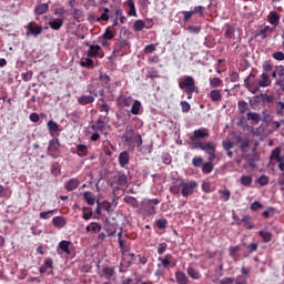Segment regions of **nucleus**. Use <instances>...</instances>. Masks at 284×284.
<instances>
[{
	"label": "nucleus",
	"mask_w": 284,
	"mask_h": 284,
	"mask_svg": "<svg viewBox=\"0 0 284 284\" xmlns=\"http://www.w3.org/2000/svg\"><path fill=\"white\" fill-rule=\"evenodd\" d=\"M237 108H239L240 114H245L250 110V106L245 101H240L237 104Z\"/></svg>",
	"instance_id": "nucleus-43"
},
{
	"label": "nucleus",
	"mask_w": 284,
	"mask_h": 284,
	"mask_svg": "<svg viewBox=\"0 0 284 284\" xmlns=\"http://www.w3.org/2000/svg\"><path fill=\"white\" fill-rule=\"evenodd\" d=\"M51 30H61L63 28V20L62 19H55L53 21L49 22Z\"/></svg>",
	"instance_id": "nucleus-26"
},
{
	"label": "nucleus",
	"mask_w": 284,
	"mask_h": 284,
	"mask_svg": "<svg viewBox=\"0 0 284 284\" xmlns=\"http://www.w3.org/2000/svg\"><path fill=\"white\" fill-rule=\"evenodd\" d=\"M236 32V29L234 27L226 24V30H225V37L226 39H232Z\"/></svg>",
	"instance_id": "nucleus-46"
},
{
	"label": "nucleus",
	"mask_w": 284,
	"mask_h": 284,
	"mask_svg": "<svg viewBox=\"0 0 284 284\" xmlns=\"http://www.w3.org/2000/svg\"><path fill=\"white\" fill-rule=\"evenodd\" d=\"M166 250H168V243L163 242L158 245V254H160V256L165 254Z\"/></svg>",
	"instance_id": "nucleus-56"
},
{
	"label": "nucleus",
	"mask_w": 284,
	"mask_h": 284,
	"mask_svg": "<svg viewBox=\"0 0 284 284\" xmlns=\"http://www.w3.org/2000/svg\"><path fill=\"white\" fill-rule=\"evenodd\" d=\"M272 57L275 61H284V53L281 51L274 52Z\"/></svg>",
	"instance_id": "nucleus-62"
},
{
	"label": "nucleus",
	"mask_w": 284,
	"mask_h": 284,
	"mask_svg": "<svg viewBox=\"0 0 284 284\" xmlns=\"http://www.w3.org/2000/svg\"><path fill=\"white\" fill-rule=\"evenodd\" d=\"M222 148H223V150H225V152H230V150H232V148H234V142L223 141L222 142Z\"/></svg>",
	"instance_id": "nucleus-54"
},
{
	"label": "nucleus",
	"mask_w": 284,
	"mask_h": 284,
	"mask_svg": "<svg viewBox=\"0 0 284 284\" xmlns=\"http://www.w3.org/2000/svg\"><path fill=\"white\" fill-rule=\"evenodd\" d=\"M47 128L53 139H57V136H59V124L57 122H54L53 120L48 121Z\"/></svg>",
	"instance_id": "nucleus-8"
},
{
	"label": "nucleus",
	"mask_w": 284,
	"mask_h": 284,
	"mask_svg": "<svg viewBox=\"0 0 284 284\" xmlns=\"http://www.w3.org/2000/svg\"><path fill=\"white\" fill-rule=\"evenodd\" d=\"M186 274L190 278H193V281H201V272L192 266L186 268Z\"/></svg>",
	"instance_id": "nucleus-15"
},
{
	"label": "nucleus",
	"mask_w": 284,
	"mask_h": 284,
	"mask_svg": "<svg viewBox=\"0 0 284 284\" xmlns=\"http://www.w3.org/2000/svg\"><path fill=\"white\" fill-rule=\"evenodd\" d=\"M98 21H110V10L108 8L103 9V13L98 18Z\"/></svg>",
	"instance_id": "nucleus-50"
},
{
	"label": "nucleus",
	"mask_w": 284,
	"mask_h": 284,
	"mask_svg": "<svg viewBox=\"0 0 284 284\" xmlns=\"http://www.w3.org/2000/svg\"><path fill=\"white\" fill-rule=\"evenodd\" d=\"M82 212H83L82 219H83L84 221H90V220L92 219V209H90V207H88V206H84V207L82 209Z\"/></svg>",
	"instance_id": "nucleus-39"
},
{
	"label": "nucleus",
	"mask_w": 284,
	"mask_h": 284,
	"mask_svg": "<svg viewBox=\"0 0 284 284\" xmlns=\"http://www.w3.org/2000/svg\"><path fill=\"white\" fill-rule=\"evenodd\" d=\"M191 12H193V14H200V17H205V12H203V6L194 7V10Z\"/></svg>",
	"instance_id": "nucleus-59"
},
{
	"label": "nucleus",
	"mask_w": 284,
	"mask_h": 284,
	"mask_svg": "<svg viewBox=\"0 0 284 284\" xmlns=\"http://www.w3.org/2000/svg\"><path fill=\"white\" fill-rule=\"evenodd\" d=\"M59 148H61V143L59 142V140L57 138H53L49 142L48 152H53V153L58 152Z\"/></svg>",
	"instance_id": "nucleus-20"
},
{
	"label": "nucleus",
	"mask_w": 284,
	"mask_h": 284,
	"mask_svg": "<svg viewBox=\"0 0 284 284\" xmlns=\"http://www.w3.org/2000/svg\"><path fill=\"white\" fill-rule=\"evenodd\" d=\"M180 105L182 108V112H184V113H187V112H190V110H192V106L189 104L187 101H182L180 103Z\"/></svg>",
	"instance_id": "nucleus-58"
},
{
	"label": "nucleus",
	"mask_w": 284,
	"mask_h": 284,
	"mask_svg": "<svg viewBox=\"0 0 284 284\" xmlns=\"http://www.w3.org/2000/svg\"><path fill=\"white\" fill-rule=\"evenodd\" d=\"M271 161H281L283 160V155H281V148H275L270 156Z\"/></svg>",
	"instance_id": "nucleus-30"
},
{
	"label": "nucleus",
	"mask_w": 284,
	"mask_h": 284,
	"mask_svg": "<svg viewBox=\"0 0 284 284\" xmlns=\"http://www.w3.org/2000/svg\"><path fill=\"white\" fill-rule=\"evenodd\" d=\"M244 247H246V250L248 251L247 254H245V258H247V256H250L251 254H253V252H256L258 250V243H252V244H243Z\"/></svg>",
	"instance_id": "nucleus-32"
},
{
	"label": "nucleus",
	"mask_w": 284,
	"mask_h": 284,
	"mask_svg": "<svg viewBox=\"0 0 284 284\" xmlns=\"http://www.w3.org/2000/svg\"><path fill=\"white\" fill-rule=\"evenodd\" d=\"M243 224V227L245 230H254V225L252 224V217L250 215H244L240 222H237V225Z\"/></svg>",
	"instance_id": "nucleus-17"
},
{
	"label": "nucleus",
	"mask_w": 284,
	"mask_h": 284,
	"mask_svg": "<svg viewBox=\"0 0 284 284\" xmlns=\"http://www.w3.org/2000/svg\"><path fill=\"white\" fill-rule=\"evenodd\" d=\"M274 32V28L266 26L263 29H261L255 37H261V39L264 41V39L268 38L270 34Z\"/></svg>",
	"instance_id": "nucleus-13"
},
{
	"label": "nucleus",
	"mask_w": 284,
	"mask_h": 284,
	"mask_svg": "<svg viewBox=\"0 0 284 284\" xmlns=\"http://www.w3.org/2000/svg\"><path fill=\"white\" fill-rule=\"evenodd\" d=\"M99 79L102 83H104V85H108V83H110V75L108 74L100 73Z\"/></svg>",
	"instance_id": "nucleus-61"
},
{
	"label": "nucleus",
	"mask_w": 284,
	"mask_h": 284,
	"mask_svg": "<svg viewBox=\"0 0 284 284\" xmlns=\"http://www.w3.org/2000/svg\"><path fill=\"white\" fill-rule=\"evenodd\" d=\"M199 187V183L196 181H185L183 179L176 180L173 185L170 186L171 194H182L184 199L192 196L194 194V190Z\"/></svg>",
	"instance_id": "nucleus-1"
},
{
	"label": "nucleus",
	"mask_w": 284,
	"mask_h": 284,
	"mask_svg": "<svg viewBox=\"0 0 284 284\" xmlns=\"http://www.w3.org/2000/svg\"><path fill=\"white\" fill-rule=\"evenodd\" d=\"M250 77H254V74L251 73L244 80V85H246V88H248L250 92L253 94H256L261 88H270V85H272V79H270V75L265 72L260 75V80L257 82H250Z\"/></svg>",
	"instance_id": "nucleus-3"
},
{
	"label": "nucleus",
	"mask_w": 284,
	"mask_h": 284,
	"mask_svg": "<svg viewBox=\"0 0 284 284\" xmlns=\"http://www.w3.org/2000/svg\"><path fill=\"white\" fill-rule=\"evenodd\" d=\"M257 183L262 186L267 185V183H270V178H267V175H262L258 178Z\"/></svg>",
	"instance_id": "nucleus-60"
},
{
	"label": "nucleus",
	"mask_w": 284,
	"mask_h": 284,
	"mask_svg": "<svg viewBox=\"0 0 284 284\" xmlns=\"http://www.w3.org/2000/svg\"><path fill=\"white\" fill-rule=\"evenodd\" d=\"M275 110H276L277 116H284V102L283 101L277 102ZM282 123L284 125V119L282 120Z\"/></svg>",
	"instance_id": "nucleus-36"
},
{
	"label": "nucleus",
	"mask_w": 284,
	"mask_h": 284,
	"mask_svg": "<svg viewBox=\"0 0 284 284\" xmlns=\"http://www.w3.org/2000/svg\"><path fill=\"white\" fill-rule=\"evenodd\" d=\"M202 172L203 174H212V172H214V163L206 162L202 164Z\"/></svg>",
	"instance_id": "nucleus-33"
},
{
	"label": "nucleus",
	"mask_w": 284,
	"mask_h": 284,
	"mask_svg": "<svg viewBox=\"0 0 284 284\" xmlns=\"http://www.w3.org/2000/svg\"><path fill=\"white\" fill-rule=\"evenodd\" d=\"M206 136H210V131L205 128L193 131V134L190 136V141L192 142L194 150H211L212 142L201 141V139H206Z\"/></svg>",
	"instance_id": "nucleus-2"
},
{
	"label": "nucleus",
	"mask_w": 284,
	"mask_h": 284,
	"mask_svg": "<svg viewBox=\"0 0 284 284\" xmlns=\"http://www.w3.org/2000/svg\"><path fill=\"white\" fill-rule=\"evenodd\" d=\"M207 97L211 99L213 103H219V101L223 100V93L219 89L212 90Z\"/></svg>",
	"instance_id": "nucleus-11"
},
{
	"label": "nucleus",
	"mask_w": 284,
	"mask_h": 284,
	"mask_svg": "<svg viewBox=\"0 0 284 284\" xmlns=\"http://www.w3.org/2000/svg\"><path fill=\"white\" fill-rule=\"evenodd\" d=\"M175 283L178 284H190V278L182 271L175 272Z\"/></svg>",
	"instance_id": "nucleus-14"
},
{
	"label": "nucleus",
	"mask_w": 284,
	"mask_h": 284,
	"mask_svg": "<svg viewBox=\"0 0 284 284\" xmlns=\"http://www.w3.org/2000/svg\"><path fill=\"white\" fill-rule=\"evenodd\" d=\"M202 152L209 154V163H214V160L216 159V143L211 142V148L202 149Z\"/></svg>",
	"instance_id": "nucleus-9"
},
{
	"label": "nucleus",
	"mask_w": 284,
	"mask_h": 284,
	"mask_svg": "<svg viewBox=\"0 0 284 284\" xmlns=\"http://www.w3.org/2000/svg\"><path fill=\"white\" fill-rule=\"evenodd\" d=\"M115 19H116V21H120V23H122V24L125 23V21H128L125 16H123V10L122 9L115 10Z\"/></svg>",
	"instance_id": "nucleus-45"
},
{
	"label": "nucleus",
	"mask_w": 284,
	"mask_h": 284,
	"mask_svg": "<svg viewBox=\"0 0 284 284\" xmlns=\"http://www.w3.org/2000/svg\"><path fill=\"white\" fill-rule=\"evenodd\" d=\"M139 112H141V101L135 100L131 108V114L138 115Z\"/></svg>",
	"instance_id": "nucleus-44"
},
{
	"label": "nucleus",
	"mask_w": 284,
	"mask_h": 284,
	"mask_svg": "<svg viewBox=\"0 0 284 284\" xmlns=\"http://www.w3.org/2000/svg\"><path fill=\"white\" fill-rule=\"evenodd\" d=\"M258 236H261L264 243H270L272 241V233L265 231H258Z\"/></svg>",
	"instance_id": "nucleus-40"
},
{
	"label": "nucleus",
	"mask_w": 284,
	"mask_h": 284,
	"mask_svg": "<svg viewBox=\"0 0 284 284\" xmlns=\"http://www.w3.org/2000/svg\"><path fill=\"white\" fill-rule=\"evenodd\" d=\"M103 53H101V45L99 44H90L87 57H100L103 59Z\"/></svg>",
	"instance_id": "nucleus-7"
},
{
	"label": "nucleus",
	"mask_w": 284,
	"mask_h": 284,
	"mask_svg": "<svg viewBox=\"0 0 284 284\" xmlns=\"http://www.w3.org/2000/svg\"><path fill=\"white\" fill-rule=\"evenodd\" d=\"M122 141L123 143H131V141H134V131L132 128L126 126L124 133L122 134Z\"/></svg>",
	"instance_id": "nucleus-10"
},
{
	"label": "nucleus",
	"mask_w": 284,
	"mask_h": 284,
	"mask_svg": "<svg viewBox=\"0 0 284 284\" xmlns=\"http://www.w3.org/2000/svg\"><path fill=\"white\" fill-rule=\"evenodd\" d=\"M158 261L162 263V267H170V261H172V254H166L164 257H158Z\"/></svg>",
	"instance_id": "nucleus-35"
},
{
	"label": "nucleus",
	"mask_w": 284,
	"mask_h": 284,
	"mask_svg": "<svg viewBox=\"0 0 284 284\" xmlns=\"http://www.w3.org/2000/svg\"><path fill=\"white\" fill-rule=\"evenodd\" d=\"M203 158L202 156H194L193 159H192V165L194 166V168H203Z\"/></svg>",
	"instance_id": "nucleus-49"
},
{
	"label": "nucleus",
	"mask_w": 284,
	"mask_h": 284,
	"mask_svg": "<svg viewBox=\"0 0 284 284\" xmlns=\"http://www.w3.org/2000/svg\"><path fill=\"white\" fill-rule=\"evenodd\" d=\"M239 252H241V246L239 245L231 246L229 248V255L231 256V258H233V261H239Z\"/></svg>",
	"instance_id": "nucleus-24"
},
{
	"label": "nucleus",
	"mask_w": 284,
	"mask_h": 284,
	"mask_svg": "<svg viewBox=\"0 0 284 284\" xmlns=\"http://www.w3.org/2000/svg\"><path fill=\"white\" fill-rule=\"evenodd\" d=\"M91 130H93V132H101L103 134V130H105V122H103V119L99 118L97 120V124L91 125Z\"/></svg>",
	"instance_id": "nucleus-19"
},
{
	"label": "nucleus",
	"mask_w": 284,
	"mask_h": 284,
	"mask_svg": "<svg viewBox=\"0 0 284 284\" xmlns=\"http://www.w3.org/2000/svg\"><path fill=\"white\" fill-rule=\"evenodd\" d=\"M130 163V153L128 151L121 152L119 154V164L121 168H125V165H129Z\"/></svg>",
	"instance_id": "nucleus-16"
},
{
	"label": "nucleus",
	"mask_w": 284,
	"mask_h": 284,
	"mask_svg": "<svg viewBox=\"0 0 284 284\" xmlns=\"http://www.w3.org/2000/svg\"><path fill=\"white\" fill-rule=\"evenodd\" d=\"M220 284H234V277H224L220 281Z\"/></svg>",
	"instance_id": "nucleus-63"
},
{
	"label": "nucleus",
	"mask_w": 284,
	"mask_h": 284,
	"mask_svg": "<svg viewBox=\"0 0 284 284\" xmlns=\"http://www.w3.org/2000/svg\"><path fill=\"white\" fill-rule=\"evenodd\" d=\"M70 245H72V242L65 240L59 243V247L64 254H70Z\"/></svg>",
	"instance_id": "nucleus-31"
},
{
	"label": "nucleus",
	"mask_w": 284,
	"mask_h": 284,
	"mask_svg": "<svg viewBox=\"0 0 284 284\" xmlns=\"http://www.w3.org/2000/svg\"><path fill=\"white\" fill-rule=\"evenodd\" d=\"M246 121H252L253 123H260L261 122V115L256 112H248L246 114Z\"/></svg>",
	"instance_id": "nucleus-29"
},
{
	"label": "nucleus",
	"mask_w": 284,
	"mask_h": 284,
	"mask_svg": "<svg viewBox=\"0 0 284 284\" xmlns=\"http://www.w3.org/2000/svg\"><path fill=\"white\" fill-rule=\"evenodd\" d=\"M268 23H271V26H278V21H281V16H278V13L276 11H271L268 14Z\"/></svg>",
	"instance_id": "nucleus-21"
},
{
	"label": "nucleus",
	"mask_w": 284,
	"mask_h": 284,
	"mask_svg": "<svg viewBox=\"0 0 284 284\" xmlns=\"http://www.w3.org/2000/svg\"><path fill=\"white\" fill-rule=\"evenodd\" d=\"M179 88L180 90H184L186 94H194V92H199V87H196V82L191 75H185L183 81L179 82Z\"/></svg>",
	"instance_id": "nucleus-5"
},
{
	"label": "nucleus",
	"mask_w": 284,
	"mask_h": 284,
	"mask_svg": "<svg viewBox=\"0 0 284 284\" xmlns=\"http://www.w3.org/2000/svg\"><path fill=\"white\" fill-rule=\"evenodd\" d=\"M80 185L81 181H79L77 178H73L64 183V190H67V192H74V190H77V187Z\"/></svg>",
	"instance_id": "nucleus-6"
},
{
	"label": "nucleus",
	"mask_w": 284,
	"mask_h": 284,
	"mask_svg": "<svg viewBox=\"0 0 284 284\" xmlns=\"http://www.w3.org/2000/svg\"><path fill=\"white\" fill-rule=\"evenodd\" d=\"M123 201L126 203V205H131V207H139V200H136L134 196L125 195Z\"/></svg>",
	"instance_id": "nucleus-22"
},
{
	"label": "nucleus",
	"mask_w": 284,
	"mask_h": 284,
	"mask_svg": "<svg viewBox=\"0 0 284 284\" xmlns=\"http://www.w3.org/2000/svg\"><path fill=\"white\" fill-rule=\"evenodd\" d=\"M84 200L87 201L88 205H94L95 200L94 196H92V192L85 191L83 193Z\"/></svg>",
	"instance_id": "nucleus-41"
},
{
	"label": "nucleus",
	"mask_w": 284,
	"mask_h": 284,
	"mask_svg": "<svg viewBox=\"0 0 284 284\" xmlns=\"http://www.w3.org/2000/svg\"><path fill=\"white\" fill-rule=\"evenodd\" d=\"M114 185H119L120 187H125V185H128V175H125L124 173H119L114 176Z\"/></svg>",
	"instance_id": "nucleus-12"
},
{
	"label": "nucleus",
	"mask_w": 284,
	"mask_h": 284,
	"mask_svg": "<svg viewBox=\"0 0 284 284\" xmlns=\"http://www.w3.org/2000/svg\"><path fill=\"white\" fill-rule=\"evenodd\" d=\"M219 194H221L220 199L224 202H227L230 200V197L232 196V192H230V190H227V189L220 190Z\"/></svg>",
	"instance_id": "nucleus-38"
},
{
	"label": "nucleus",
	"mask_w": 284,
	"mask_h": 284,
	"mask_svg": "<svg viewBox=\"0 0 284 284\" xmlns=\"http://www.w3.org/2000/svg\"><path fill=\"white\" fill-rule=\"evenodd\" d=\"M210 85L211 88H221V85H223V80H221V78L210 79Z\"/></svg>",
	"instance_id": "nucleus-48"
},
{
	"label": "nucleus",
	"mask_w": 284,
	"mask_h": 284,
	"mask_svg": "<svg viewBox=\"0 0 284 284\" xmlns=\"http://www.w3.org/2000/svg\"><path fill=\"white\" fill-rule=\"evenodd\" d=\"M81 68H94V61L91 57H87L84 60L80 61Z\"/></svg>",
	"instance_id": "nucleus-34"
},
{
	"label": "nucleus",
	"mask_w": 284,
	"mask_h": 284,
	"mask_svg": "<svg viewBox=\"0 0 284 284\" xmlns=\"http://www.w3.org/2000/svg\"><path fill=\"white\" fill-rule=\"evenodd\" d=\"M261 99L264 103H274V95H268L267 93H261Z\"/></svg>",
	"instance_id": "nucleus-52"
},
{
	"label": "nucleus",
	"mask_w": 284,
	"mask_h": 284,
	"mask_svg": "<svg viewBox=\"0 0 284 284\" xmlns=\"http://www.w3.org/2000/svg\"><path fill=\"white\" fill-rule=\"evenodd\" d=\"M103 274H104L105 278H110L111 276H114V268L104 267L103 268Z\"/></svg>",
	"instance_id": "nucleus-57"
},
{
	"label": "nucleus",
	"mask_w": 284,
	"mask_h": 284,
	"mask_svg": "<svg viewBox=\"0 0 284 284\" xmlns=\"http://www.w3.org/2000/svg\"><path fill=\"white\" fill-rule=\"evenodd\" d=\"M141 283H143V281L141 280L133 281L132 278H126L123 281V284H141Z\"/></svg>",
	"instance_id": "nucleus-64"
},
{
	"label": "nucleus",
	"mask_w": 284,
	"mask_h": 284,
	"mask_svg": "<svg viewBox=\"0 0 284 284\" xmlns=\"http://www.w3.org/2000/svg\"><path fill=\"white\" fill-rule=\"evenodd\" d=\"M190 34H199L201 32V26H190L187 27Z\"/></svg>",
	"instance_id": "nucleus-55"
},
{
	"label": "nucleus",
	"mask_w": 284,
	"mask_h": 284,
	"mask_svg": "<svg viewBox=\"0 0 284 284\" xmlns=\"http://www.w3.org/2000/svg\"><path fill=\"white\" fill-rule=\"evenodd\" d=\"M50 6L48 3H42L37 6V14H45L47 10H49Z\"/></svg>",
	"instance_id": "nucleus-47"
},
{
	"label": "nucleus",
	"mask_w": 284,
	"mask_h": 284,
	"mask_svg": "<svg viewBox=\"0 0 284 284\" xmlns=\"http://www.w3.org/2000/svg\"><path fill=\"white\" fill-rule=\"evenodd\" d=\"M251 143H252V140H250L248 138H244V141L239 144L241 152L243 153L247 152V148H250Z\"/></svg>",
	"instance_id": "nucleus-37"
},
{
	"label": "nucleus",
	"mask_w": 284,
	"mask_h": 284,
	"mask_svg": "<svg viewBox=\"0 0 284 284\" xmlns=\"http://www.w3.org/2000/svg\"><path fill=\"white\" fill-rule=\"evenodd\" d=\"M102 38L105 41H110V40L114 39V33L110 30V28H106L104 33L102 34Z\"/></svg>",
	"instance_id": "nucleus-51"
},
{
	"label": "nucleus",
	"mask_w": 284,
	"mask_h": 284,
	"mask_svg": "<svg viewBox=\"0 0 284 284\" xmlns=\"http://www.w3.org/2000/svg\"><path fill=\"white\" fill-rule=\"evenodd\" d=\"M48 270H50V272H52V258L45 260L44 264L40 267V274H45V272H48ZM50 272H49V274H50Z\"/></svg>",
	"instance_id": "nucleus-27"
},
{
	"label": "nucleus",
	"mask_w": 284,
	"mask_h": 284,
	"mask_svg": "<svg viewBox=\"0 0 284 284\" xmlns=\"http://www.w3.org/2000/svg\"><path fill=\"white\" fill-rule=\"evenodd\" d=\"M52 224L54 225V227H65V217L63 216H55L52 219Z\"/></svg>",
	"instance_id": "nucleus-25"
},
{
	"label": "nucleus",
	"mask_w": 284,
	"mask_h": 284,
	"mask_svg": "<svg viewBox=\"0 0 284 284\" xmlns=\"http://www.w3.org/2000/svg\"><path fill=\"white\" fill-rule=\"evenodd\" d=\"M159 203H161L159 199H144L140 204V211L143 212L145 216H154V214H156V205H159Z\"/></svg>",
	"instance_id": "nucleus-4"
},
{
	"label": "nucleus",
	"mask_w": 284,
	"mask_h": 284,
	"mask_svg": "<svg viewBox=\"0 0 284 284\" xmlns=\"http://www.w3.org/2000/svg\"><path fill=\"white\" fill-rule=\"evenodd\" d=\"M75 154L81 159L88 156V146L85 144H78Z\"/></svg>",
	"instance_id": "nucleus-23"
},
{
	"label": "nucleus",
	"mask_w": 284,
	"mask_h": 284,
	"mask_svg": "<svg viewBox=\"0 0 284 284\" xmlns=\"http://www.w3.org/2000/svg\"><path fill=\"white\" fill-rule=\"evenodd\" d=\"M253 181L254 180L252 179L251 175H242L241 179H240V183L244 187H250V185H252Z\"/></svg>",
	"instance_id": "nucleus-28"
},
{
	"label": "nucleus",
	"mask_w": 284,
	"mask_h": 284,
	"mask_svg": "<svg viewBox=\"0 0 284 284\" xmlns=\"http://www.w3.org/2000/svg\"><path fill=\"white\" fill-rule=\"evenodd\" d=\"M155 225L156 227H159V230H165V227H168V220L165 219L158 220L155 222Z\"/></svg>",
	"instance_id": "nucleus-53"
},
{
	"label": "nucleus",
	"mask_w": 284,
	"mask_h": 284,
	"mask_svg": "<svg viewBox=\"0 0 284 284\" xmlns=\"http://www.w3.org/2000/svg\"><path fill=\"white\" fill-rule=\"evenodd\" d=\"M95 98L93 95H81L78 99L79 105H90L91 103H94Z\"/></svg>",
	"instance_id": "nucleus-18"
},
{
	"label": "nucleus",
	"mask_w": 284,
	"mask_h": 284,
	"mask_svg": "<svg viewBox=\"0 0 284 284\" xmlns=\"http://www.w3.org/2000/svg\"><path fill=\"white\" fill-rule=\"evenodd\" d=\"M145 28V21L136 20L133 24L134 32H141Z\"/></svg>",
	"instance_id": "nucleus-42"
}]
</instances>
